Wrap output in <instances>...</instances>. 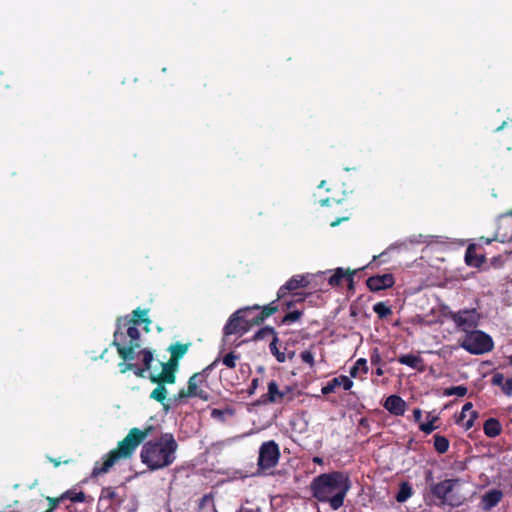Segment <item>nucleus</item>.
<instances>
[{"label":"nucleus","mask_w":512,"mask_h":512,"mask_svg":"<svg viewBox=\"0 0 512 512\" xmlns=\"http://www.w3.org/2000/svg\"><path fill=\"white\" fill-rule=\"evenodd\" d=\"M351 487L347 475L340 472L322 474L316 477L311 489L315 498L322 502H329L333 510L339 509Z\"/></svg>","instance_id":"nucleus-1"},{"label":"nucleus","mask_w":512,"mask_h":512,"mask_svg":"<svg viewBox=\"0 0 512 512\" xmlns=\"http://www.w3.org/2000/svg\"><path fill=\"white\" fill-rule=\"evenodd\" d=\"M151 427L144 430L132 428L126 437L118 443V446L104 456L102 462H96L92 476L97 477L107 473L116 463L129 459L139 444L150 434Z\"/></svg>","instance_id":"nucleus-2"},{"label":"nucleus","mask_w":512,"mask_h":512,"mask_svg":"<svg viewBox=\"0 0 512 512\" xmlns=\"http://www.w3.org/2000/svg\"><path fill=\"white\" fill-rule=\"evenodd\" d=\"M178 445L171 434H164L157 442L146 443L141 451V460L151 470L171 465L176 458Z\"/></svg>","instance_id":"nucleus-3"},{"label":"nucleus","mask_w":512,"mask_h":512,"mask_svg":"<svg viewBox=\"0 0 512 512\" xmlns=\"http://www.w3.org/2000/svg\"><path fill=\"white\" fill-rule=\"evenodd\" d=\"M133 323L129 316L119 317L116 322L112 345L123 361H133L141 347L140 331Z\"/></svg>","instance_id":"nucleus-4"},{"label":"nucleus","mask_w":512,"mask_h":512,"mask_svg":"<svg viewBox=\"0 0 512 512\" xmlns=\"http://www.w3.org/2000/svg\"><path fill=\"white\" fill-rule=\"evenodd\" d=\"M216 361L203 369L201 372L194 373L187 382V388H182L177 394H174L168 398V402L172 406H178L187 402L189 398L198 397L202 400L207 401L209 399V393L202 388L203 384L207 380V371H209Z\"/></svg>","instance_id":"nucleus-5"},{"label":"nucleus","mask_w":512,"mask_h":512,"mask_svg":"<svg viewBox=\"0 0 512 512\" xmlns=\"http://www.w3.org/2000/svg\"><path fill=\"white\" fill-rule=\"evenodd\" d=\"M459 345L472 355H483L493 350L494 342L492 337L477 328L468 331L460 340Z\"/></svg>","instance_id":"nucleus-6"},{"label":"nucleus","mask_w":512,"mask_h":512,"mask_svg":"<svg viewBox=\"0 0 512 512\" xmlns=\"http://www.w3.org/2000/svg\"><path fill=\"white\" fill-rule=\"evenodd\" d=\"M443 315L454 323L457 330L465 334L476 329L481 319V314L476 308H464L459 311L444 310Z\"/></svg>","instance_id":"nucleus-7"},{"label":"nucleus","mask_w":512,"mask_h":512,"mask_svg":"<svg viewBox=\"0 0 512 512\" xmlns=\"http://www.w3.org/2000/svg\"><path fill=\"white\" fill-rule=\"evenodd\" d=\"M259 305H253L245 308H241L234 312L226 322L223 333L225 337L230 335H243L245 334L253 325H250L248 321L251 319V314L253 309H259Z\"/></svg>","instance_id":"nucleus-8"},{"label":"nucleus","mask_w":512,"mask_h":512,"mask_svg":"<svg viewBox=\"0 0 512 512\" xmlns=\"http://www.w3.org/2000/svg\"><path fill=\"white\" fill-rule=\"evenodd\" d=\"M279 456L278 445L274 441L265 442L260 447L258 465L261 469H270L278 463Z\"/></svg>","instance_id":"nucleus-9"},{"label":"nucleus","mask_w":512,"mask_h":512,"mask_svg":"<svg viewBox=\"0 0 512 512\" xmlns=\"http://www.w3.org/2000/svg\"><path fill=\"white\" fill-rule=\"evenodd\" d=\"M292 389L289 386H285L283 390L279 389V386L275 380H271L268 383L267 393L261 396V403H283L285 401L292 400Z\"/></svg>","instance_id":"nucleus-10"},{"label":"nucleus","mask_w":512,"mask_h":512,"mask_svg":"<svg viewBox=\"0 0 512 512\" xmlns=\"http://www.w3.org/2000/svg\"><path fill=\"white\" fill-rule=\"evenodd\" d=\"M310 284V280L308 275H293L284 285H282L277 292H279V297L283 298L284 295H297V297H304L302 294L298 293L297 290L301 288H306Z\"/></svg>","instance_id":"nucleus-11"},{"label":"nucleus","mask_w":512,"mask_h":512,"mask_svg":"<svg viewBox=\"0 0 512 512\" xmlns=\"http://www.w3.org/2000/svg\"><path fill=\"white\" fill-rule=\"evenodd\" d=\"M395 284L394 276L391 273L383 275H373L366 280V285L372 292H378L393 287Z\"/></svg>","instance_id":"nucleus-12"},{"label":"nucleus","mask_w":512,"mask_h":512,"mask_svg":"<svg viewBox=\"0 0 512 512\" xmlns=\"http://www.w3.org/2000/svg\"><path fill=\"white\" fill-rule=\"evenodd\" d=\"M259 307L260 308L258 310L260 312L255 316L251 315V319L248 320L250 322V325H260L268 317H270L273 314H275L276 312L280 311V306H277L276 299L271 301L267 305L259 306Z\"/></svg>","instance_id":"nucleus-13"},{"label":"nucleus","mask_w":512,"mask_h":512,"mask_svg":"<svg viewBox=\"0 0 512 512\" xmlns=\"http://www.w3.org/2000/svg\"><path fill=\"white\" fill-rule=\"evenodd\" d=\"M356 274V270H345L344 268H336L333 274L328 278V284L332 287H338L342 284V281L346 279L347 282H353V277Z\"/></svg>","instance_id":"nucleus-14"},{"label":"nucleus","mask_w":512,"mask_h":512,"mask_svg":"<svg viewBox=\"0 0 512 512\" xmlns=\"http://www.w3.org/2000/svg\"><path fill=\"white\" fill-rule=\"evenodd\" d=\"M384 407L394 416H402L405 412L406 403L398 395H390L384 402Z\"/></svg>","instance_id":"nucleus-15"},{"label":"nucleus","mask_w":512,"mask_h":512,"mask_svg":"<svg viewBox=\"0 0 512 512\" xmlns=\"http://www.w3.org/2000/svg\"><path fill=\"white\" fill-rule=\"evenodd\" d=\"M457 480H444L433 486L432 492L443 501H449V493L452 492Z\"/></svg>","instance_id":"nucleus-16"},{"label":"nucleus","mask_w":512,"mask_h":512,"mask_svg":"<svg viewBox=\"0 0 512 512\" xmlns=\"http://www.w3.org/2000/svg\"><path fill=\"white\" fill-rule=\"evenodd\" d=\"M305 300V297H297V295H284L283 298L279 297V292H277L276 303L277 306H280V310L282 311H291L296 309L295 306L297 304H302Z\"/></svg>","instance_id":"nucleus-17"},{"label":"nucleus","mask_w":512,"mask_h":512,"mask_svg":"<svg viewBox=\"0 0 512 512\" xmlns=\"http://www.w3.org/2000/svg\"><path fill=\"white\" fill-rule=\"evenodd\" d=\"M503 498V493L499 489H492L483 494L481 506L484 510H490L496 506Z\"/></svg>","instance_id":"nucleus-18"},{"label":"nucleus","mask_w":512,"mask_h":512,"mask_svg":"<svg viewBox=\"0 0 512 512\" xmlns=\"http://www.w3.org/2000/svg\"><path fill=\"white\" fill-rule=\"evenodd\" d=\"M465 262L468 266L479 268L486 262V257L478 255L476 253V246L470 244L465 252Z\"/></svg>","instance_id":"nucleus-19"},{"label":"nucleus","mask_w":512,"mask_h":512,"mask_svg":"<svg viewBox=\"0 0 512 512\" xmlns=\"http://www.w3.org/2000/svg\"><path fill=\"white\" fill-rule=\"evenodd\" d=\"M400 364L407 365L410 368L416 369L420 372L424 371V361L422 357L414 354H403L397 358Z\"/></svg>","instance_id":"nucleus-20"},{"label":"nucleus","mask_w":512,"mask_h":512,"mask_svg":"<svg viewBox=\"0 0 512 512\" xmlns=\"http://www.w3.org/2000/svg\"><path fill=\"white\" fill-rule=\"evenodd\" d=\"M162 371L157 375L151 374L149 379L151 382L160 381L167 384H174L176 382V372L161 363Z\"/></svg>","instance_id":"nucleus-21"},{"label":"nucleus","mask_w":512,"mask_h":512,"mask_svg":"<svg viewBox=\"0 0 512 512\" xmlns=\"http://www.w3.org/2000/svg\"><path fill=\"white\" fill-rule=\"evenodd\" d=\"M157 384L156 388L151 392L150 398L160 402L164 405V407L171 406L167 399V389L165 387L166 383L155 381Z\"/></svg>","instance_id":"nucleus-22"},{"label":"nucleus","mask_w":512,"mask_h":512,"mask_svg":"<svg viewBox=\"0 0 512 512\" xmlns=\"http://www.w3.org/2000/svg\"><path fill=\"white\" fill-rule=\"evenodd\" d=\"M129 320H132L134 325H140L142 323L145 324V330L146 332L149 331V325L151 324V320L148 318V309H140L137 308L133 310L132 317L129 318Z\"/></svg>","instance_id":"nucleus-23"},{"label":"nucleus","mask_w":512,"mask_h":512,"mask_svg":"<svg viewBox=\"0 0 512 512\" xmlns=\"http://www.w3.org/2000/svg\"><path fill=\"white\" fill-rule=\"evenodd\" d=\"M190 346H191V343L184 344V343L176 342L169 346L168 351L170 352L172 357L180 360L187 353Z\"/></svg>","instance_id":"nucleus-24"},{"label":"nucleus","mask_w":512,"mask_h":512,"mask_svg":"<svg viewBox=\"0 0 512 512\" xmlns=\"http://www.w3.org/2000/svg\"><path fill=\"white\" fill-rule=\"evenodd\" d=\"M119 367L121 373L133 371L137 377H145L146 370L143 367H139L138 365L132 363L131 361H123L122 363L119 364Z\"/></svg>","instance_id":"nucleus-25"},{"label":"nucleus","mask_w":512,"mask_h":512,"mask_svg":"<svg viewBox=\"0 0 512 512\" xmlns=\"http://www.w3.org/2000/svg\"><path fill=\"white\" fill-rule=\"evenodd\" d=\"M484 431L487 436L495 437L501 432V425L496 418H488L484 423Z\"/></svg>","instance_id":"nucleus-26"},{"label":"nucleus","mask_w":512,"mask_h":512,"mask_svg":"<svg viewBox=\"0 0 512 512\" xmlns=\"http://www.w3.org/2000/svg\"><path fill=\"white\" fill-rule=\"evenodd\" d=\"M278 342H279L278 335H274V338H272V340L269 344V349H270L271 354L276 358V360L280 363H283L286 361V355L284 352L279 350Z\"/></svg>","instance_id":"nucleus-27"},{"label":"nucleus","mask_w":512,"mask_h":512,"mask_svg":"<svg viewBox=\"0 0 512 512\" xmlns=\"http://www.w3.org/2000/svg\"><path fill=\"white\" fill-rule=\"evenodd\" d=\"M136 356L142 357V367L146 370V372L150 370L152 362L154 360L153 352L149 349H141L138 352L136 351Z\"/></svg>","instance_id":"nucleus-28"},{"label":"nucleus","mask_w":512,"mask_h":512,"mask_svg":"<svg viewBox=\"0 0 512 512\" xmlns=\"http://www.w3.org/2000/svg\"><path fill=\"white\" fill-rule=\"evenodd\" d=\"M303 315V309H293L286 313L281 320L282 324L289 325L291 323L297 322Z\"/></svg>","instance_id":"nucleus-29"},{"label":"nucleus","mask_w":512,"mask_h":512,"mask_svg":"<svg viewBox=\"0 0 512 512\" xmlns=\"http://www.w3.org/2000/svg\"><path fill=\"white\" fill-rule=\"evenodd\" d=\"M274 335H277V332L275 331V329L271 326H265V327H262L260 328L253 336V339L255 341H258V340H263L267 337H272L274 338Z\"/></svg>","instance_id":"nucleus-30"},{"label":"nucleus","mask_w":512,"mask_h":512,"mask_svg":"<svg viewBox=\"0 0 512 512\" xmlns=\"http://www.w3.org/2000/svg\"><path fill=\"white\" fill-rule=\"evenodd\" d=\"M373 311L380 319L387 318L392 314L391 307L387 306L384 302H378L373 306Z\"/></svg>","instance_id":"nucleus-31"},{"label":"nucleus","mask_w":512,"mask_h":512,"mask_svg":"<svg viewBox=\"0 0 512 512\" xmlns=\"http://www.w3.org/2000/svg\"><path fill=\"white\" fill-rule=\"evenodd\" d=\"M361 370L363 373H367L368 366L367 361L364 358L358 359L350 369L351 377L355 378L358 375V371Z\"/></svg>","instance_id":"nucleus-32"},{"label":"nucleus","mask_w":512,"mask_h":512,"mask_svg":"<svg viewBox=\"0 0 512 512\" xmlns=\"http://www.w3.org/2000/svg\"><path fill=\"white\" fill-rule=\"evenodd\" d=\"M412 495V488L408 483H402L396 496L398 502H405Z\"/></svg>","instance_id":"nucleus-33"},{"label":"nucleus","mask_w":512,"mask_h":512,"mask_svg":"<svg viewBox=\"0 0 512 512\" xmlns=\"http://www.w3.org/2000/svg\"><path fill=\"white\" fill-rule=\"evenodd\" d=\"M240 358V355L239 354H236L235 352H229L228 354H226L223 359H222V363L230 368V369H234L236 367V361Z\"/></svg>","instance_id":"nucleus-34"},{"label":"nucleus","mask_w":512,"mask_h":512,"mask_svg":"<svg viewBox=\"0 0 512 512\" xmlns=\"http://www.w3.org/2000/svg\"><path fill=\"white\" fill-rule=\"evenodd\" d=\"M340 387V382L338 377H334L332 380L328 381L326 385L322 387V394L328 395L330 393L335 392V390Z\"/></svg>","instance_id":"nucleus-35"},{"label":"nucleus","mask_w":512,"mask_h":512,"mask_svg":"<svg viewBox=\"0 0 512 512\" xmlns=\"http://www.w3.org/2000/svg\"><path fill=\"white\" fill-rule=\"evenodd\" d=\"M434 446L439 453H444L449 447V443L446 438L441 436L434 437Z\"/></svg>","instance_id":"nucleus-36"},{"label":"nucleus","mask_w":512,"mask_h":512,"mask_svg":"<svg viewBox=\"0 0 512 512\" xmlns=\"http://www.w3.org/2000/svg\"><path fill=\"white\" fill-rule=\"evenodd\" d=\"M467 388L463 385H459V386H455V387H451L449 389L446 390V394L447 395H456V396H459V397H463L467 394Z\"/></svg>","instance_id":"nucleus-37"},{"label":"nucleus","mask_w":512,"mask_h":512,"mask_svg":"<svg viewBox=\"0 0 512 512\" xmlns=\"http://www.w3.org/2000/svg\"><path fill=\"white\" fill-rule=\"evenodd\" d=\"M300 358L304 363L308 364L310 367H313L315 364L314 355L311 351H302L300 353Z\"/></svg>","instance_id":"nucleus-38"},{"label":"nucleus","mask_w":512,"mask_h":512,"mask_svg":"<svg viewBox=\"0 0 512 512\" xmlns=\"http://www.w3.org/2000/svg\"><path fill=\"white\" fill-rule=\"evenodd\" d=\"M297 422L295 420H290V426L292 431H299L305 429L306 423L303 421V418H296Z\"/></svg>","instance_id":"nucleus-39"},{"label":"nucleus","mask_w":512,"mask_h":512,"mask_svg":"<svg viewBox=\"0 0 512 512\" xmlns=\"http://www.w3.org/2000/svg\"><path fill=\"white\" fill-rule=\"evenodd\" d=\"M338 379L340 382V386H342L344 390H350L352 388L353 381L349 377L341 375L338 376Z\"/></svg>","instance_id":"nucleus-40"},{"label":"nucleus","mask_w":512,"mask_h":512,"mask_svg":"<svg viewBox=\"0 0 512 512\" xmlns=\"http://www.w3.org/2000/svg\"><path fill=\"white\" fill-rule=\"evenodd\" d=\"M491 382L493 385L495 386H501L503 387V384L505 382V379H504V375L501 374V373H495L493 376H492V379H491Z\"/></svg>","instance_id":"nucleus-41"},{"label":"nucleus","mask_w":512,"mask_h":512,"mask_svg":"<svg viewBox=\"0 0 512 512\" xmlns=\"http://www.w3.org/2000/svg\"><path fill=\"white\" fill-rule=\"evenodd\" d=\"M165 366H167L168 368H171L172 370H174L175 372L177 371L178 369V365H179V360L170 356V359L163 363Z\"/></svg>","instance_id":"nucleus-42"},{"label":"nucleus","mask_w":512,"mask_h":512,"mask_svg":"<svg viewBox=\"0 0 512 512\" xmlns=\"http://www.w3.org/2000/svg\"><path fill=\"white\" fill-rule=\"evenodd\" d=\"M502 391L507 395H512V377L505 380Z\"/></svg>","instance_id":"nucleus-43"},{"label":"nucleus","mask_w":512,"mask_h":512,"mask_svg":"<svg viewBox=\"0 0 512 512\" xmlns=\"http://www.w3.org/2000/svg\"><path fill=\"white\" fill-rule=\"evenodd\" d=\"M433 422H434V421H431V422L426 423V424L421 423V424H420V428H421V430H423V431H424V432H426V433H430V432H432V431L435 429V426H434Z\"/></svg>","instance_id":"nucleus-44"},{"label":"nucleus","mask_w":512,"mask_h":512,"mask_svg":"<svg viewBox=\"0 0 512 512\" xmlns=\"http://www.w3.org/2000/svg\"><path fill=\"white\" fill-rule=\"evenodd\" d=\"M258 385H259V379L258 378H254L252 381H251V384L248 388V393L251 395V394H254L256 389L258 388Z\"/></svg>","instance_id":"nucleus-45"},{"label":"nucleus","mask_w":512,"mask_h":512,"mask_svg":"<svg viewBox=\"0 0 512 512\" xmlns=\"http://www.w3.org/2000/svg\"><path fill=\"white\" fill-rule=\"evenodd\" d=\"M347 220H349V216H344V217L337 218V219H335L334 221H332V222L330 223V226H331V227H336V226H338L340 223H342V222H344V221H347Z\"/></svg>","instance_id":"nucleus-46"},{"label":"nucleus","mask_w":512,"mask_h":512,"mask_svg":"<svg viewBox=\"0 0 512 512\" xmlns=\"http://www.w3.org/2000/svg\"><path fill=\"white\" fill-rule=\"evenodd\" d=\"M331 202H335V203H340V200H336V199H331V198H325V199H321L319 201L320 205L321 206H328L330 205Z\"/></svg>","instance_id":"nucleus-47"},{"label":"nucleus","mask_w":512,"mask_h":512,"mask_svg":"<svg viewBox=\"0 0 512 512\" xmlns=\"http://www.w3.org/2000/svg\"><path fill=\"white\" fill-rule=\"evenodd\" d=\"M472 409V403L467 402L462 406L461 412L459 416H465L466 412Z\"/></svg>","instance_id":"nucleus-48"},{"label":"nucleus","mask_w":512,"mask_h":512,"mask_svg":"<svg viewBox=\"0 0 512 512\" xmlns=\"http://www.w3.org/2000/svg\"><path fill=\"white\" fill-rule=\"evenodd\" d=\"M84 494L82 492L76 493L73 497H71V500L81 502L84 500Z\"/></svg>","instance_id":"nucleus-49"},{"label":"nucleus","mask_w":512,"mask_h":512,"mask_svg":"<svg viewBox=\"0 0 512 512\" xmlns=\"http://www.w3.org/2000/svg\"><path fill=\"white\" fill-rule=\"evenodd\" d=\"M473 418H467V421L462 423L465 429H469L473 426Z\"/></svg>","instance_id":"nucleus-50"},{"label":"nucleus","mask_w":512,"mask_h":512,"mask_svg":"<svg viewBox=\"0 0 512 512\" xmlns=\"http://www.w3.org/2000/svg\"><path fill=\"white\" fill-rule=\"evenodd\" d=\"M224 412L219 409H212L210 416H223Z\"/></svg>","instance_id":"nucleus-51"},{"label":"nucleus","mask_w":512,"mask_h":512,"mask_svg":"<svg viewBox=\"0 0 512 512\" xmlns=\"http://www.w3.org/2000/svg\"><path fill=\"white\" fill-rule=\"evenodd\" d=\"M412 416H421V410L418 408L414 409Z\"/></svg>","instance_id":"nucleus-52"},{"label":"nucleus","mask_w":512,"mask_h":512,"mask_svg":"<svg viewBox=\"0 0 512 512\" xmlns=\"http://www.w3.org/2000/svg\"><path fill=\"white\" fill-rule=\"evenodd\" d=\"M51 462L55 464V466H59L60 462L58 460L50 459Z\"/></svg>","instance_id":"nucleus-53"},{"label":"nucleus","mask_w":512,"mask_h":512,"mask_svg":"<svg viewBox=\"0 0 512 512\" xmlns=\"http://www.w3.org/2000/svg\"><path fill=\"white\" fill-rule=\"evenodd\" d=\"M505 124H506V122H503L501 126H499L498 128H496V131H500V130H502Z\"/></svg>","instance_id":"nucleus-54"},{"label":"nucleus","mask_w":512,"mask_h":512,"mask_svg":"<svg viewBox=\"0 0 512 512\" xmlns=\"http://www.w3.org/2000/svg\"><path fill=\"white\" fill-rule=\"evenodd\" d=\"M348 286H349V289H353L354 288V281L352 283L348 282Z\"/></svg>","instance_id":"nucleus-55"},{"label":"nucleus","mask_w":512,"mask_h":512,"mask_svg":"<svg viewBox=\"0 0 512 512\" xmlns=\"http://www.w3.org/2000/svg\"><path fill=\"white\" fill-rule=\"evenodd\" d=\"M365 423H366V419H365V418H361V420H360V425H363V426H364V425H365Z\"/></svg>","instance_id":"nucleus-56"},{"label":"nucleus","mask_w":512,"mask_h":512,"mask_svg":"<svg viewBox=\"0 0 512 512\" xmlns=\"http://www.w3.org/2000/svg\"><path fill=\"white\" fill-rule=\"evenodd\" d=\"M314 461H315L316 463H321V462H322V460H321L320 458H318V457L314 458Z\"/></svg>","instance_id":"nucleus-57"},{"label":"nucleus","mask_w":512,"mask_h":512,"mask_svg":"<svg viewBox=\"0 0 512 512\" xmlns=\"http://www.w3.org/2000/svg\"><path fill=\"white\" fill-rule=\"evenodd\" d=\"M383 255H384V253H381V254H380V255H378V256H374V257H373V260H376L377 258H380V257H382Z\"/></svg>","instance_id":"nucleus-58"},{"label":"nucleus","mask_w":512,"mask_h":512,"mask_svg":"<svg viewBox=\"0 0 512 512\" xmlns=\"http://www.w3.org/2000/svg\"><path fill=\"white\" fill-rule=\"evenodd\" d=\"M470 416H472V417L477 416V412H476V411H472V412H471V414H470Z\"/></svg>","instance_id":"nucleus-59"},{"label":"nucleus","mask_w":512,"mask_h":512,"mask_svg":"<svg viewBox=\"0 0 512 512\" xmlns=\"http://www.w3.org/2000/svg\"><path fill=\"white\" fill-rule=\"evenodd\" d=\"M509 364L512 365V355L508 357Z\"/></svg>","instance_id":"nucleus-60"},{"label":"nucleus","mask_w":512,"mask_h":512,"mask_svg":"<svg viewBox=\"0 0 512 512\" xmlns=\"http://www.w3.org/2000/svg\"><path fill=\"white\" fill-rule=\"evenodd\" d=\"M464 418L463 417H460V418H457V422L460 423L461 421H463Z\"/></svg>","instance_id":"nucleus-61"},{"label":"nucleus","mask_w":512,"mask_h":512,"mask_svg":"<svg viewBox=\"0 0 512 512\" xmlns=\"http://www.w3.org/2000/svg\"><path fill=\"white\" fill-rule=\"evenodd\" d=\"M491 241H492L491 239H486V240H485V243H486V244H490V243H491Z\"/></svg>","instance_id":"nucleus-62"},{"label":"nucleus","mask_w":512,"mask_h":512,"mask_svg":"<svg viewBox=\"0 0 512 512\" xmlns=\"http://www.w3.org/2000/svg\"><path fill=\"white\" fill-rule=\"evenodd\" d=\"M240 512H252L251 510H242Z\"/></svg>","instance_id":"nucleus-63"},{"label":"nucleus","mask_w":512,"mask_h":512,"mask_svg":"<svg viewBox=\"0 0 512 512\" xmlns=\"http://www.w3.org/2000/svg\"><path fill=\"white\" fill-rule=\"evenodd\" d=\"M510 215H512V210L509 212Z\"/></svg>","instance_id":"nucleus-64"}]
</instances>
